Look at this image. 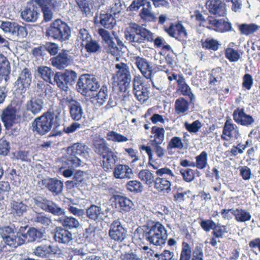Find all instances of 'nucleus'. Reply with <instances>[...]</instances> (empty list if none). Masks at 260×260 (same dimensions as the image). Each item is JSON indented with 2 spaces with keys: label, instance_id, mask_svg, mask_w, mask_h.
Instances as JSON below:
<instances>
[{
  "label": "nucleus",
  "instance_id": "nucleus-1",
  "mask_svg": "<svg viewBox=\"0 0 260 260\" xmlns=\"http://www.w3.org/2000/svg\"><path fill=\"white\" fill-rule=\"evenodd\" d=\"M64 98L60 100L59 106L54 111H49L44 113L40 117L36 118L32 122V127L34 132L40 135H43L49 132L54 125L53 135H59L61 130L59 129V126L62 123V119H64L65 111L64 110Z\"/></svg>",
  "mask_w": 260,
  "mask_h": 260
},
{
  "label": "nucleus",
  "instance_id": "nucleus-2",
  "mask_svg": "<svg viewBox=\"0 0 260 260\" xmlns=\"http://www.w3.org/2000/svg\"><path fill=\"white\" fill-rule=\"evenodd\" d=\"M124 37L127 42L140 51L144 48L145 43L153 40V34L149 30L136 23L131 24L124 31Z\"/></svg>",
  "mask_w": 260,
  "mask_h": 260
},
{
  "label": "nucleus",
  "instance_id": "nucleus-3",
  "mask_svg": "<svg viewBox=\"0 0 260 260\" xmlns=\"http://www.w3.org/2000/svg\"><path fill=\"white\" fill-rule=\"evenodd\" d=\"M137 232L140 239H145L156 246L164 244L168 237L165 228L159 222L150 226H143L138 229Z\"/></svg>",
  "mask_w": 260,
  "mask_h": 260
},
{
  "label": "nucleus",
  "instance_id": "nucleus-4",
  "mask_svg": "<svg viewBox=\"0 0 260 260\" xmlns=\"http://www.w3.org/2000/svg\"><path fill=\"white\" fill-rule=\"evenodd\" d=\"M155 174L157 176L153 183L154 188L158 192L169 193L171 190V181L175 177L173 171L164 167L156 171Z\"/></svg>",
  "mask_w": 260,
  "mask_h": 260
},
{
  "label": "nucleus",
  "instance_id": "nucleus-5",
  "mask_svg": "<svg viewBox=\"0 0 260 260\" xmlns=\"http://www.w3.org/2000/svg\"><path fill=\"white\" fill-rule=\"evenodd\" d=\"M67 156L66 164L73 168L77 167L81 165V160L79 156L86 157L88 155V152L86 147L80 143H75L67 149Z\"/></svg>",
  "mask_w": 260,
  "mask_h": 260
},
{
  "label": "nucleus",
  "instance_id": "nucleus-6",
  "mask_svg": "<svg viewBox=\"0 0 260 260\" xmlns=\"http://www.w3.org/2000/svg\"><path fill=\"white\" fill-rule=\"evenodd\" d=\"M77 90L83 95L96 91L100 87L97 79L93 75H83L80 77L77 83Z\"/></svg>",
  "mask_w": 260,
  "mask_h": 260
},
{
  "label": "nucleus",
  "instance_id": "nucleus-7",
  "mask_svg": "<svg viewBox=\"0 0 260 260\" xmlns=\"http://www.w3.org/2000/svg\"><path fill=\"white\" fill-rule=\"evenodd\" d=\"M21 109V104L18 102L13 101L10 105L3 109L1 115V119L4 124L17 121L19 117L18 113Z\"/></svg>",
  "mask_w": 260,
  "mask_h": 260
},
{
  "label": "nucleus",
  "instance_id": "nucleus-8",
  "mask_svg": "<svg viewBox=\"0 0 260 260\" xmlns=\"http://www.w3.org/2000/svg\"><path fill=\"white\" fill-rule=\"evenodd\" d=\"M127 230L122 225L119 219L114 220L111 224L109 236L111 239L118 242H122L126 238Z\"/></svg>",
  "mask_w": 260,
  "mask_h": 260
},
{
  "label": "nucleus",
  "instance_id": "nucleus-9",
  "mask_svg": "<svg viewBox=\"0 0 260 260\" xmlns=\"http://www.w3.org/2000/svg\"><path fill=\"white\" fill-rule=\"evenodd\" d=\"M34 203L35 207L41 208L43 210L55 215H60L64 213L62 209L58 207L52 201L40 197L34 199Z\"/></svg>",
  "mask_w": 260,
  "mask_h": 260
},
{
  "label": "nucleus",
  "instance_id": "nucleus-10",
  "mask_svg": "<svg viewBox=\"0 0 260 260\" xmlns=\"http://www.w3.org/2000/svg\"><path fill=\"white\" fill-rule=\"evenodd\" d=\"M164 29L168 35L178 40H182L188 37L186 29L180 22L171 23L169 26H164Z\"/></svg>",
  "mask_w": 260,
  "mask_h": 260
},
{
  "label": "nucleus",
  "instance_id": "nucleus-11",
  "mask_svg": "<svg viewBox=\"0 0 260 260\" xmlns=\"http://www.w3.org/2000/svg\"><path fill=\"white\" fill-rule=\"evenodd\" d=\"M116 75L119 82L122 84L125 88L129 87L132 80L130 68L127 64L119 62L115 64Z\"/></svg>",
  "mask_w": 260,
  "mask_h": 260
},
{
  "label": "nucleus",
  "instance_id": "nucleus-12",
  "mask_svg": "<svg viewBox=\"0 0 260 260\" xmlns=\"http://www.w3.org/2000/svg\"><path fill=\"white\" fill-rule=\"evenodd\" d=\"M133 92L140 102L144 103L149 98L148 88L143 85L141 78L139 76H135L133 79Z\"/></svg>",
  "mask_w": 260,
  "mask_h": 260
},
{
  "label": "nucleus",
  "instance_id": "nucleus-13",
  "mask_svg": "<svg viewBox=\"0 0 260 260\" xmlns=\"http://www.w3.org/2000/svg\"><path fill=\"white\" fill-rule=\"evenodd\" d=\"M31 79L32 76L30 70L25 68L19 74L17 80L15 82V86L21 93L25 92L29 89Z\"/></svg>",
  "mask_w": 260,
  "mask_h": 260
},
{
  "label": "nucleus",
  "instance_id": "nucleus-14",
  "mask_svg": "<svg viewBox=\"0 0 260 260\" xmlns=\"http://www.w3.org/2000/svg\"><path fill=\"white\" fill-rule=\"evenodd\" d=\"M240 136L238 126L233 123L231 119H227L224 123L221 138L228 141L230 139H238Z\"/></svg>",
  "mask_w": 260,
  "mask_h": 260
},
{
  "label": "nucleus",
  "instance_id": "nucleus-15",
  "mask_svg": "<svg viewBox=\"0 0 260 260\" xmlns=\"http://www.w3.org/2000/svg\"><path fill=\"white\" fill-rule=\"evenodd\" d=\"M65 32V22L59 19H56L46 30V36L59 40H64L63 32Z\"/></svg>",
  "mask_w": 260,
  "mask_h": 260
},
{
  "label": "nucleus",
  "instance_id": "nucleus-16",
  "mask_svg": "<svg viewBox=\"0 0 260 260\" xmlns=\"http://www.w3.org/2000/svg\"><path fill=\"white\" fill-rule=\"evenodd\" d=\"M233 116L235 121L243 126L251 127L255 122L254 119L251 115L247 114L243 108H237L234 111Z\"/></svg>",
  "mask_w": 260,
  "mask_h": 260
},
{
  "label": "nucleus",
  "instance_id": "nucleus-17",
  "mask_svg": "<svg viewBox=\"0 0 260 260\" xmlns=\"http://www.w3.org/2000/svg\"><path fill=\"white\" fill-rule=\"evenodd\" d=\"M34 3L32 1L27 3L21 13L22 19L27 22H35L40 17L38 9Z\"/></svg>",
  "mask_w": 260,
  "mask_h": 260
},
{
  "label": "nucleus",
  "instance_id": "nucleus-18",
  "mask_svg": "<svg viewBox=\"0 0 260 260\" xmlns=\"http://www.w3.org/2000/svg\"><path fill=\"white\" fill-rule=\"evenodd\" d=\"M206 6L209 12L217 16H224L226 14L225 4L220 0H208Z\"/></svg>",
  "mask_w": 260,
  "mask_h": 260
},
{
  "label": "nucleus",
  "instance_id": "nucleus-19",
  "mask_svg": "<svg viewBox=\"0 0 260 260\" xmlns=\"http://www.w3.org/2000/svg\"><path fill=\"white\" fill-rule=\"evenodd\" d=\"M69 103L71 117L74 120H79L83 114V110L80 103L72 97L66 99V103Z\"/></svg>",
  "mask_w": 260,
  "mask_h": 260
},
{
  "label": "nucleus",
  "instance_id": "nucleus-20",
  "mask_svg": "<svg viewBox=\"0 0 260 260\" xmlns=\"http://www.w3.org/2000/svg\"><path fill=\"white\" fill-rule=\"evenodd\" d=\"M11 71L10 63L7 58L0 54V83L4 86L7 84Z\"/></svg>",
  "mask_w": 260,
  "mask_h": 260
},
{
  "label": "nucleus",
  "instance_id": "nucleus-21",
  "mask_svg": "<svg viewBox=\"0 0 260 260\" xmlns=\"http://www.w3.org/2000/svg\"><path fill=\"white\" fill-rule=\"evenodd\" d=\"M209 26L207 27L209 28L214 29L217 31L224 32L229 31L232 30V24L231 23L225 21L223 19H216L213 17H209L207 20Z\"/></svg>",
  "mask_w": 260,
  "mask_h": 260
},
{
  "label": "nucleus",
  "instance_id": "nucleus-22",
  "mask_svg": "<svg viewBox=\"0 0 260 260\" xmlns=\"http://www.w3.org/2000/svg\"><path fill=\"white\" fill-rule=\"evenodd\" d=\"M35 255L41 257H48L52 254L57 255L60 257V255H63L62 251L61 249L57 248H53L51 245H41L37 247L34 251Z\"/></svg>",
  "mask_w": 260,
  "mask_h": 260
},
{
  "label": "nucleus",
  "instance_id": "nucleus-23",
  "mask_svg": "<svg viewBox=\"0 0 260 260\" xmlns=\"http://www.w3.org/2000/svg\"><path fill=\"white\" fill-rule=\"evenodd\" d=\"M27 210V206L20 200H15L12 199L11 200L9 211L10 214L14 217L22 216L26 213Z\"/></svg>",
  "mask_w": 260,
  "mask_h": 260
},
{
  "label": "nucleus",
  "instance_id": "nucleus-24",
  "mask_svg": "<svg viewBox=\"0 0 260 260\" xmlns=\"http://www.w3.org/2000/svg\"><path fill=\"white\" fill-rule=\"evenodd\" d=\"M135 64L145 78H150L151 72L154 70L152 69L150 62L146 59L136 56L135 57Z\"/></svg>",
  "mask_w": 260,
  "mask_h": 260
},
{
  "label": "nucleus",
  "instance_id": "nucleus-25",
  "mask_svg": "<svg viewBox=\"0 0 260 260\" xmlns=\"http://www.w3.org/2000/svg\"><path fill=\"white\" fill-rule=\"evenodd\" d=\"M74 174V171L72 170H66V188L67 189H72L77 186L79 182L82 181V176L83 172L77 171L74 175V177L71 178Z\"/></svg>",
  "mask_w": 260,
  "mask_h": 260
},
{
  "label": "nucleus",
  "instance_id": "nucleus-26",
  "mask_svg": "<svg viewBox=\"0 0 260 260\" xmlns=\"http://www.w3.org/2000/svg\"><path fill=\"white\" fill-rule=\"evenodd\" d=\"M26 109L34 115L40 113L44 107V101L42 98L34 96L27 102Z\"/></svg>",
  "mask_w": 260,
  "mask_h": 260
},
{
  "label": "nucleus",
  "instance_id": "nucleus-27",
  "mask_svg": "<svg viewBox=\"0 0 260 260\" xmlns=\"http://www.w3.org/2000/svg\"><path fill=\"white\" fill-rule=\"evenodd\" d=\"M102 158V167L106 171L112 169L116 162L118 160L116 153L112 150L103 155Z\"/></svg>",
  "mask_w": 260,
  "mask_h": 260
},
{
  "label": "nucleus",
  "instance_id": "nucleus-28",
  "mask_svg": "<svg viewBox=\"0 0 260 260\" xmlns=\"http://www.w3.org/2000/svg\"><path fill=\"white\" fill-rule=\"evenodd\" d=\"M86 215L89 219L98 221L104 220L106 217L101 207L94 205H91L86 209Z\"/></svg>",
  "mask_w": 260,
  "mask_h": 260
},
{
  "label": "nucleus",
  "instance_id": "nucleus-29",
  "mask_svg": "<svg viewBox=\"0 0 260 260\" xmlns=\"http://www.w3.org/2000/svg\"><path fill=\"white\" fill-rule=\"evenodd\" d=\"M26 227L20 229V233L22 236L21 243H28L35 241L37 238H40L41 232L34 228H29L25 233H22L23 230Z\"/></svg>",
  "mask_w": 260,
  "mask_h": 260
},
{
  "label": "nucleus",
  "instance_id": "nucleus-30",
  "mask_svg": "<svg viewBox=\"0 0 260 260\" xmlns=\"http://www.w3.org/2000/svg\"><path fill=\"white\" fill-rule=\"evenodd\" d=\"M114 177L116 178H131L133 176L132 169L127 165H118L114 169Z\"/></svg>",
  "mask_w": 260,
  "mask_h": 260
},
{
  "label": "nucleus",
  "instance_id": "nucleus-31",
  "mask_svg": "<svg viewBox=\"0 0 260 260\" xmlns=\"http://www.w3.org/2000/svg\"><path fill=\"white\" fill-rule=\"evenodd\" d=\"M233 215L235 220L239 222L250 221L252 218V215L249 211L240 207L233 210Z\"/></svg>",
  "mask_w": 260,
  "mask_h": 260
},
{
  "label": "nucleus",
  "instance_id": "nucleus-32",
  "mask_svg": "<svg viewBox=\"0 0 260 260\" xmlns=\"http://www.w3.org/2000/svg\"><path fill=\"white\" fill-rule=\"evenodd\" d=\"M139 178L148 187H151L155 181V176L153 171L143 169L138 174Z\"/></svg>",
  "mask_w": 260,
  "mask_h": 260
},
{
  "label": "nucleus",
  "instance_id": "nucleus-33",
  "mask_svg": "<svg viewBox=\"0 0 260 260\" xmlns=\"http://www.w3.org/2000/svg\"><path fill=\"white\" fill-rule=\"evenodd\" d=\"M174 109L177 114L186 115L189 109V103L184 98L179 97L175 102Z\"/></svg>",
  "mask_w": 260,
  "mask_h": 260
},
{
  "label": "nucleus",
  "instance_id": "nucleus-34",
  "mask_svg": "<svg viewBox=\"0 0 260 260\" xmlns=\"http://www.w3.org/2000/svg\"><path fill=\"white\" fill-rule=\"evenodd\" d=\"M116 207L121 211L128 212L133 209L134 204L131 200L126 197L118 196L115 198Z\"/></svg>",
  "mask_w": 260,
  "mask_h": 260
},
{
  "label": "nucleus",
  "instance_id": "nucleus-35",
  "mask_svg": "<svg viewBox=\"0 0 260 260\" xmlns=\"http://www.w3.org/2000/svg\"><path fill=\"white\" fill-rule=\"evenodd\" d=\"M100 22L104 27L108 29L112 28L116 23V21L112 14L104 12L100 15Z\"/></svg>",
  "mask_w": 260,
  "mask_h": 260
},
{
  "label": "nucleus",
  "instance_id": "nucleus-36",
  "mask_svg": "<svg viewBox=\"0 0 260 260\" xmlns=\"http://www.w3.org/2000/svg\"><path fill=\"white\" fill-rule=\"evenodd\" d=\"M93 149L96 153L102 156L111 150L107 146L105 140L100 138L94 140Z\"/></svg>",
  "mask_w": 260,
  "mask_h": 260
},
{
  "label": "nucleus",
  "instance_id": "nucleus-37",
  "mask_svg": "<svg viewBox=\"0 0 260 260\" xmlns=\"http://www.w3.org/2000/svg\"><path fill=\"white\" fill-rule=\"evenodd\" d=\"M32 2L39 6L42 10H54L60 6V2L58 0H32Z\"/></svg>",
  "mask_w": 260,
  "mask_h": 260
},
{
  "label": "nucleus",
  "instance_id": "nucleus-38",
  "mask_svg": "<svg viewBox=\"0 0 260 260\" xmlns=\"http://www.w3.org/2000/svg\"><path fill=\"white\" fill-rule=\"evenodd\" d=\"M38 76L41 77L46 82L51 83V79L54 75L52 69L47 66H40L37 68Z\"/></svg>",
  "mask_w": 260,
  "mask_h": 260
},
{
  "label": "nucleus",
  "instance_id": "nucleus-39",
  "mask_svg": "<svg viewBox=\"0 0 260 260\" xmlns=\"http://www.w3.org/2000/svg\"><path fill=\"white\" fill-rule=\"evenodd\" d=\"M47 183L48 188L52 192H55L56 194L60 193L63 189V182L58 180L50 179L45 180Z\"/></svg>",
  "mask_w": 260,
  "mask_h": 260
},
{
  "label": "nucleus",
  "instance_id": "nucleus-40",
  "mask_svg": "<svg viewBox=\"0 0 260 260\" xmlns=\"http://www.w3.org/2000/svg\"><path fill=\"white\" fill-rule=\"evenodd\" d=\"M195 158V167L198 169H204L208 166V153L206 151H202L200 154L196 156Z\"/></svg>",
  "mask_w": 260,
  "mask_h": 260
},
{
  "label": "nucleus",
  "instance_id": "nucleus-41",
  "mask_svg": "<svg viewBox=\"0 0 260 260\" xmlns=\"http://www.w3.org/2000/svg\"><path fill=\"white\" fill-rule=\"evenodd\" d=\"M150 78H145L147 79H150L153 87L157 90H160L162 89V79L159 73H157L155 70L151 72Z\"/></svg>",
  "mask_w": 260,
  "mask_h": 260
},
{
  "label": "nucleus",
  "instance_id": "nucleus-42",
  "mask_svg": "<svg viewBox=\"0 0 260 260\" xmlns=\"http://www.w3.org/2000/svg\"><path fill=\"white\" fill-rule=\"evenodd\" d=\"M51 61L54 67L59 70L63 69L65 66V50L63 49L57 56L52 58Z\"/></svg>",
  "mask_w": 260,
  "mask_h": 260
},
{
  "label": "nucleus",
  "instance_id": "nucleus-43",
  "mask_svg": "<svg viewBox=\"0 0 260 260\" xmlns=\"http://www.w3.org/2000/svg\"><path fill=\"white\" fill-rule=\"evenodd\" d=\"M151 132L154 135V139L150 140V143H153L156 141L157 143H162L164 142L165 131L163 128L153 126Z\"/></svg>",
  "mask_w": 260,
  "mask_h": 260
},
{
  "label": "nucleus",
  "instance_id": "nucleus-44",
  "mask_svg": "<svg viewBox=\"0 0 260 260\" xmlns=\"http://www.w3.org/2000/svg\"><path fill=\"white\" fill-rule=\"evenodd\" d=\"M49 85L46 84L44 81H38L35 87V92L36 93L37 97L39 98L44 99L47 95V91Z\"/></svg>",
  "mask_w": 260,
  "mask_h": 260
},
{
  "label": "nucleus",
  "instance_id": "nucleus-45",
  "mask_svg": "<svg viewBox=\"0 0 260 260\" xmlns=\"http://www.w3.org/2000/svg\"><path fill=\"white\" fill-rule=\"evenodd\" d=\"M183 148L184 144L181 138L177 136H175L172 138L167 146L168 150H172L173 149L181 150Z\"/></svg>",
  "mask_w": 260,
  "mask_h": 260
},
{
  "label": "nucleus",
  "instance_id": "nucleus-46",
  "mask_svg": "<svg viewBox=\"0 0 260 260\" xmlns=\"http://www.w3.org/2000/svg\"><path fill=\"white\" fill-rule=\"evenodd\" d=\"M260 26L254 24H242L239 26V29L242 34L249 35L257 31Z\"/></svg>",
  "mask_w": 260,
  "mask_h": 260
},
{
  "label": "nucleus",
  "instance_id": "nucleus-47",
  "mask_svg": "<svg viewBox=\"0 0 260 260\" xmlns=\"http://www.w3.org/2000/svg\"><path fill=\"white\" fill-rule=\"evenodd\" d=\"M106 138L108 140L118 143L125 142L128 140L127 137L114 131L107 133Z\"/></svg>",
  "mask_w": 260,
  "mask_h": 260
},
{
  "label": "nucleus",
  "instance_id": "nucleus-48",
  "mask_svg": "<svg viewBox=\"0 0 260 260\" xmlns=\"http://www.w3.org/2000/svg\"><path fill=\"white\" fill-rule=\"evenodd\" d=\"M87 51L89 53H100L101 52L102 47L100 44L92 39L88 41L84 45Z\"/></svg>",
  "mask_w": 260,
  "mask_h": 260
},
{
  "label": "nucleus",
  "instance_id": "nucleus-49",
  "mask_svg": "<svg viewBox=\"0 0 260 260\" xmlns=\"http://www.w3.org/2000/svg\"><path fill=\"white\" fill-rule=\"evenodd\" d=\"M34 222L37 224H41L43 227H48L52 223V220L49 217L39 213L34 218Z\"/></svg>",
  "mask_w": 260,
  "mask_h": 260
},
{
  "label": "nucleus",
  "instance_id": "nucleus-50",
  "mask_svg": "<svg viewBox=\"0 0 260 260\" xmlns=\"http://www.w3.org/2000/svg\"><path fill=\"white\" fill-rule=\"evenodd\" d=\"M9 124H4L6 129L7 133L9 136H16L18 135L20 131V125L17 121H15Z\"/></svg>",
  "mask_w": 260,
  "mask_h": 260
},
{
  "label": "nucleus",
  "instance_id": "nucleus-51",
  "mask_svg": "<svg viewBox=\"0 0 260 260\" xmlns=\"http://www.w3.org/2000/svg\"><path fill=\"white\" fill-rule=\"evenodd\" d=\"M126 187L128 190L136 193L142 192L143 188L142 184L137 180L128 181L126 184Z\"/></svg>",
  "mask_w": 260,
  "mask_h": 260
},
{
  "label": "nucleus",
  "instance_id": "nucleus-52",
  "mask_svg": "<svg viewBox=\"0 0 260 260\" xmlns=\"http://www.w3.org/2000/svg\"><path fill=\"white\" fill-rule=\"evenodd\" d=\"M104 46L107 52L111 54L113 56H117L120 54L121 50L117 46L114 40L106 44Z\"/></svg>",
  "mask_w": 260,
  "mask_h": 260
},
{
  "label": "nucleus",
  "instance_id": "nucleus-53",
  "mask_svg": "<svg viewBox=\"0 0 260 260\" xmlns=\"http://www.w3.org/2000/svg\"><path fill=\"white\" fill-rule=\"evenodd\" d=\"M225 56L231 62H236L240 58L238 51L232 48H227L225 49Z\"/></svg>",
  "mask_w": 260,
  "mask_h": 260
},
{
  "label": "nucleus",
  "instance_id": "nucleus-54",
  "mask_svg": "<svg viewBox=\"0 0 260 260\" xmlns=\"http://www.w3.org/2000/svg\"><path fill=\"white\" fill-rule=\"evenodd\" d=\"M218 41L213 39H207L205 41L202 42V46L203 48L216 51L218 50L219 46Z\"/></svg>",
  "mask_w": 260,
  "mask_h": 260
},
{
  "label": "nucleus",
  "instance_id": "nucleus-55",
  "mask_svg": "<svg viewBox=\"0 0 260 260\" xmlns=\"http://www.w3.org/2000/svg\"><path fill=\"white\" fill-rule=\"evenodd\" d=\"M3 239L6 244L12 247H16L22 244L20 237L15 235L6 237Z\"/></svg>",
  "mask_w": 260,
  "mask_h": 260
},
{
  "label": "nucleus",
  "instance_id": "nucleus-56",
  "mask_svg": "<svg viewBox=\"0 0 260 260\" xmlns=\"http://www.w3.org/2000/svg\"><path fill=\"white\" fill-rule=\"evenodd\" d=\"M108 96V90L106 87L102 86L99 90V92L96 93L95 96L97 103L99 106H102L105 102Z\"/></svg>",
  "mask_w": 260,
  "mask_h": 260
},
{
  "label": "nucleus",
  "instance_id": "nucleus-57",
  "mask_svg": "<svg viewBox=\"0 0 260 260\" xmlns=\"http://www.w3.org/2000/svg\"><path fill=\"white\" fill-rule=\"evenodd\" d=\"M16 22L11 21H3L0 20V28L5 32L13 35L15 30Z\"/></svg>",
  "mask_w": 260,
  "mask_h": 260
},
{
  "label": "nucleus",
  "instance_id": "nucleus-58",
  "mask_svg": "<svg viewBox=\"0 0 260 260\" xmlns=\"http://www.w3.org/2000/svg\"><path fill=\"white\" fill-rule=\"evenodd\" d=\"M190 191H183L182 188H179L177 189L176 192L174 193V201L177 202H181L189 198V196L187 194L189 193Z\"/></svg>",
  "mask_w": 260,
  "mask_h": 260
},
{
  "label": "nucleus",
  "instance_id": "nucleus-59",
  "mask_svg": "<svg viewBox=\"0 0 260 260\" xmlns=\"http://www.w3.org/2000/svg\"><path fill=\"white\" fill-rule=\"evenodd\" d=\"M202 126V123L198 120L193 121L191 123H189L187 122L184 123L185 128L189 133H196L200 130Z\"/></svg>",
  "mask_w": 260,
  "mask_h": 260
},
{
  "label": "nucleus",
  "instance_id": "nucleus-60",
  "mask_svg": "<svg viewBox=\"0 0 260 260\" xmlns=\"http://www.w3.org/2000/svg\"><path fill=\"white\" fill-rule=\"evenodd\" d=\"M161 143H157L156 141L153 143H150L151 147L153 148V152L156 154L159 158H163L166 154V151L160 145Z\"/></svg>",
  "mask_w": 260,
  "mask_h": 260
},
{
  "label": "nucleus",
  "instance_id": "nucleus-61",
  "mask_svg": "<svg viewBox=\"0 0 260 260\" xmlns=\"http://www.w3.org/2000/svg\"><path fill=\"white\" fill-rule=\"evenodd\" d=\"M228 233L226 226L223 225L216 224L212 234L217 238H222L225 234Z\"/></svg>",
  "mask_w": 260,
  "mask_h": 260
},
{
  "label": "nucleus",
  "instance_id": "nucleus-62",
  "mask_svg": "<svg viewBox=\"0 0 260 260\" xmlns=\"http://www.w3.org/2000/svg\"><path fill=\"white\" fill-rule=\"evenodd\" d=\"M27 35V31L26 28L16 23L15 30L12 35L15 37H17L18 39H21L26 37Z\"/></svg>",
  "mask_w": 260,
  "mask_h": 260
},
{
  "label": "nucleus",
  "instance_id": "nucleus-63",
  "mask_svg": "<svg viewBox=\"0 0 260 260\" xmlns=\"http://www.w3.org/2000/svg\"><path fill=\"white\" fill-rule=\"evenodd\" d=\"M180 172L184 180L187 182H191L195 178L194 171L191 169H181Z\"/></svg>",
  "mask_w": 260,
  "mask_h": 260
},
{
  "label": "nucleus",
  "instance_id": "nucleus-64",
  "mask_svg": "<svg viewBox=\"0 0 260 260\" xmlns=\"http://www.w3.org/2000/svg\"><path fill=\"white\" fill-rule=\"evenodd\" d=\"M120 258L121 260H143L142 258L138 255L136 251H133L132 250L121 254Z\"/></svg>",
  "mask_w": 260,
  "mask_h": 260
}]
</instances>
